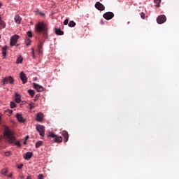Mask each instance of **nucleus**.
<instances>
[{
  "instance_id": "nucleus-1",
  "label": "nucleus",
  "mask_w": 179,
  "mask_h": 179,
  "mask_svg": "<svg viewBox=\"0 0 179 179\" xmlns=\"http://www.w3.org/2000/svg\"><path fill=\"white\" fill-rule=\"evenodd\" d=\"M3 138L6 143H9L10 145H12V143H15L16 146H18V148L22 147V144H20V142L16 141L15 133H13V131H11L9 127L6 126L4 127Z\"/></svg>"
},
{
  "instance_id": "nucleus-2",
  "label": "nucleus",
  "mask_w": 179,
  "mask_h": 179,
  "mask_svg": "<svg viewBox=\"0 0 179 179\" xmlns=\"http://www.w3.org/2000/svg\"><path fill=\"white\" fill-rule=\"evenodd\" d=\"M35 31L38 34H42L43 38H48V27L44 22H38L35 25Z\"/></svg>"
},
{
  "instance_id": "nucleus-3",
  "label": "nucleus",
  "mask_w": 179,
  "mask_h": 179,
  "mask_svg": "<svg viewBox=\"0 0 179 179\" xmlns=\"http://www.w3.org/2000/svg\"><path fill=\"white\" fill-rule=\"evenodd\" d=\"M48 137L52 138L54 139V142H56V143H60V142H62V137L58 136L52 132H49Z\"/></svg>"
},
{
  "instance_id": "nucleus-4",
  "label": "nucleus",
  "mask_w": 179,
  "mask_h": 179,
  "mask_svg": "<svg viewBox=\"0 0 179 179\" xmlns=\"http://www.w3.org/2000/svg\"><path fill=\"white\" fill-rule=\"evenodd\" d=\"M20 36L19 35H14L10 39V47H13V45H16L17 41L19 40Z\"/></svg>"
},
{
  "instance_id": "nucleus-5",
  "label": "nucleus",
  "mask_w": 179,
  "mask_h": 179,
  "mask_svg": "<svg viewBox=\"0 0 179 179\" xmlns=\"http://www.w3.org/2000/svg\"><path fill=\"white\" fill-rule=\"evenodd\" d=\"M36 129L39 132L41 136H44L45 132V127L41 124H36Z\"/></svg>"
},
{
  "instance_id": "nucleus-6",
  "label": "nucleus",
  "mask_w": 179,
  "mask_h": 179,
  "mask_svg": "<svg viewBox=\"0 0 179 179\" xmlns=\"http://www.w3.org/2000/svg\"><path fill=\"white\" fill-rule=\"evenodd\" d=\"M103 17L106 19V20H111L113 17H114V13L113 12H106L103 15Z\"/></svg>"
},
{
  "instance_id": "nucleus-7",
  "label": "nucleus",
  "mask_w": 179,
  "mask_h": 179,
  "mask_svg": "<svg viewBox=\"0 0 179 179\" xmlns=\"http://www.w3.org/2000/svg\"><path fill=\"white\" fill-rule=\"evenodd\" d=\"M166 15H161L157 17V23H158V24H163V23H164L166 22Z\"/></svg>"
},
{
  "instance_id": "nucleus-8",
  "label": "nucleus",
  "mask_w": 179,
  "mask_h": 179,
  "mask_svg": "<svg viewBox=\"0 0 179 179\" xmlns=\"http://www.w3.org/2000/svg\"><path fill=\"white\" fill-rule=\"evenodd\" d=\"M3 85H8V83H10V85H13L14 80L12 76L4 78L2 80Z\"/></svg>"
},
{
  "instance_id": "nucleus-9",
  "label": "nucleus",
  "mask_w": 179,
  "mask_h": 179,
  "mask_svg": "<svg viewBox=\"0 0 179 179\" xmlns=\"http://www.w3.org/2000/svg\"><path fill=\"white\" fill-rule=\"evenodd\" d=\"M43 120H44V114L41 112L38 113L36 117V121L38 122H43Z\"/></svg>"
},
{
  "instance_id": "nucleus-10",
  "label": "nucleus",
  "mask_w": 179,
  "mask_h": 179,
  "mask_svg": "<svg viewBox=\"0 0 179 179\" xmlns=\"http://www.w3.org/2000/svg\"><path fill=\"white\" fill-rule=\"evenodd\" d=\"M95 8L96 9H97L98 10H104L106 9V7H104V5H103L101 3H100L99 1H97L95 3Z\"/></svg>"
},
{
  "instance_id": "nucleus-11",
  "label": "nucleus",
  "mask_w": 179,
  "mask_h": 179,
  "mask_svg": "<svg viewBox=\"0 0 179 179\" xmlns=\"http://www.w3.org/2000/svg\"><path fill=\"white\" fill-rule=\"evenodd\" d=\"M20 79L22 81V83H27V77H26V74L24 72L22 71L20 75Z\"/></svg>"
},
{
  "instance_id": "nucleus-12",
  "label": "nucleus",
  "mask_w": 179,
  "mask_h": 179,
  "mask_svg": "<svg viewBox=\"0 0 179 179\" xmlns=\"http://www.w3.org/2000/svg\"><path fill=\"white\" fill-rule=\"evenodd\" d=\"M23 157L25 160H30L33 157V152H27L23 155Z\"/></svg>"
},
{
  "instance_id": "nucleus-13",
  "label": "nucleus",
  "mask_w": 179,
  "mask_h": 179,
  "mask_svg": "<svg viewBox=\"0 0 179 179\" xmlns=\"http://www.w3.org/2000/svg\"><path fill=\"white\" fill-rule=\"evenodd\" d=\"M34 87L38 92H43V90H44V88L43 87V86L38 84L34 83Z\"/></svg>"
},
{
  "instance_id": "nucleus-14",
  "label": "nucleus",
  "mask_w": 179,
  "mask_h": 179,
  "mask_svg": "<svg viewBox=\"0 0 179 179\" xmlns=\"http://www.w3.org/2000/svg\"><path fill=\"white\" fill-rule=\"evenodd\" d=\"M16 118L18 120L19 122H24L25 120L23 118V116H22V114L17 113L15 115Z\"/></svg>"
},
{
  "instance_id": "nucleus-15",
  "label": "nucleus",
  "mask_w": 179,
  "mask_h": 179,
  "mask_svg": "<svg viewBox=\"0 0 179 179\" xmlns=\"http://www.w3.org/2000/svg\"><path fill=\"white\" fill-rule=\"evenodd\" d=\"M62 136H64L65 141L64 142H68V140L69 139V134H68V131H63L62 132Z\"/></svg>"
},
{
  "instance_id": "nucleus-16",
  "label": "nucleus",
  "mask_w": 179,
  "mask_h": 179,
  "mask_svg": "<svg viewBox=\"0 0 179 179\" xmlns=\"http://www.w3.org/2000/svg\"><path fill=\"white\" fill-rule=\"evenodd\" d=\"M55 32L57 36H64V31L61 30V29L55 28Z\"/></svg>"
},
{
  "instance_id": "nucleus-17",
  "label": "nucleus",
  "mask_w": 179,
  "mask_h": 179,
  "mask_svg": "<svg viewBox=\"0 0 179 179\" xmlns=\"http://www.w3.org/2000/svg\"><path fill=\"white\" fill-rule=\"evenodd\" d=\"M14 20L15 23H17V24H20V22H22V17H20V16L19 15H15Z\"/></svg>"
},
{
  "instance_id": "nucleus-18",
  "label": "nucleus",
  "mask_w": 179,
  "mask_h": 179,
  "mask_svg": "<svg viewBox=\"0 0 179 179\" xmlns=\"http://www.w3.org/2000/svg\"><path fill=\"white\" fill-rule=\"evenodd\" d=\"M38 54H43V42L40 41V43L38 45Z\"/></svg>"
},
{
  "instance_id": "nucleus-19",
  "label": "nucleus",
  "mask_w": 179,
  "mask_h": 179,
  "mask_svg": "<svg viewBox=\"0 0 179 179\" xmlns=\"http://www.w3.org/2000/svg\"><path fill=\"white\" fill-rule=\"evenodd\" d=\"M15 101L17 103H20L22 100L20 99V95L17 93L15 94Z\"/></svg>"
},
{
  "instance_id": "nucleus-20",
  "label": "nucleus",
  "mask_w": 179,
  "mask_h": 179,
  "mask_svg": "<svg viewBox=\"0 0 179 179\" xmlns=\"http://www.w3.org/2000/svg\"><path fill=\"white\" fill-rule=\"evenodd\" d=\"M6 24H5V22H3V20H2V18L0 17V29H5L6 27Z\"/></svg>"
},
{
  "instance_id": "nucleus-21",
  "label": "nucleus",
  "mask_w": 179,
  "mask_h": 179,
  "mask_svg": "<svg viewBox=\"0 0 179 179\" xmlns=\"http://www.w3.org/2000/svg\"><path fill=\"white\" fill-rule=\"evenodd\" d=\"M8 50V47L4 46L2 48V54L3 57L5 58L6 57V50Z\"/></svg>"
},
{
  "instance_id": "nucleus-22",
  "label": "nucleus",
  "mask_w": 179,
  "mask_h": 179,
  "mask_svg": "<svg viewBox=\"0 0 179 179\" xmlns=\"http://www.w3.org/2000/svg\"><path fill=\"white\" fill-rule=\"evenodd\" d=\"M36 148L38 149V148H40V146H43V141H38L36 143Z\"/></svg>"
},
{
  "instance_id": "nucleus-23",
  "label": "nucleus",
  "mask_w": 179,
  "mask_h": 179,
  "mask_svg": "<svg viewBox=\"0 0 179 179\" xmlns=\"http://www.w3.org/2000/svg\"><path fill=\"white\" fill-rule=\"evenodd\" d=\"M24 43H25L26 45H30V44L31 43V40H30L29 38V37H26Z\"/></svg>"
},
{
  "instance_id": "nucleus-24",
  "label": "nucleus",
  "mask_w": 179,
  "mask_h": 179,
  "mask_svg": "<svg viewBox=\"0 0 179 179\" xmlns=\"http://www.w3.org/2000/svg\"><path fill=\"white\" fill-rule=\"evenodd\" d=\"M154 2L157 4L155 6L157 8H160V3L162 2V0H154Z\"/></svg>"
},
{
  "instance_id": "nucleus-25",
  "label": "nucleus",
  "mask_w": 179,
  "mask_h": 179,
  "mask_svg": "<svg viewBox=\"0 0 179 179\" xmlns=\"http://www.w3.org/2000/svg\"><path fill=\"white\" fill-rule=\"evenodd\" d=\"M28 93L31 97H34V94H36V92L33 90H28Z\"/></svg>"
},
{
  "instance_id": "nucleus-26",
  "label": "nucleus",
  "mask_w": 179,
  "mask_h": 179,
  "mask_svg": "<svg viewBox=\"0 0 179 179\" xmlns=\"http://www.w3.org/2000/svg\"><path fill=\"white\" fill-rule=\"evenodd\" d=\"M76 26V23L73 21H70L69 23V27H75Z\"/></svg>"
},
{
  "instance_id": "nucleus-27",
  "label": "nucleus",
  "mask_w": 179,
  "mask_h": 179,
  "mask_svg": "<svg viewBox=\"0 0 179 179\" xmlns=\"http://www.w3.org/2000/svg\"><path fill=\"white\" fill-rule=\"evenodd\" d=\"M22 62H23V57H22V56H20L16 61L17 64H22Z\"/></svg>"
},
{
  "instance_id": "nucleus-28",
  "label": "nucleus",
  "mask_w": 179,
  "mask_h": 179,
  "mask_svg": "<svg viewBox=\"0 0 179 179\" xmlns=\"http://www.w3.org/2000/svg\"><path fill=\"white\" fill-rule=\"evenodd\" d=\"M27 34L28 37H29V38H31V37H33V33H31V31H28L27 32Z\"/></svg>"
},
{
  "instance_id": "nucleus-29",
  "label": "nucleus",
  "mask_w": 179,
  "mask_h": 179,
  "mask_svg": "<svg viewBox=\"0 0 179 179\" xmlns=\"http://www.w3.org/2000/svg\"><path fill=\"white\" fill-rule=\"evenodd\" d=\"M35 106V104H34V103H33V102H31V103H29V108H30V110H33V108H34V106Z\"/></svg>"
},
{
  "instance_id": "nucleus-30",
  "label": "nucleus",
  "mask_w": 179,
  "mask_h": 179,
  "mask_svg": "<svg viewBox=\"0 0 179 179\" xmlns=\"http://www.w3.org/2000/svg\"><path fill=\"white\" fill-rule=\"evenodd\" d=\"M1 174H3V176H6V174H8V169H3Z\"/></svg>"
},
{
  "instance_id": "nucleus-31",
  "label": "nucleus",
  "mask_w": 179,
  "mask_h": 179,
  "mask_svg": "<svg viewBox=\"0 0 179 179\" xmlns=\"http://www.w3.org/2000/svg\"><path fill=\"white\" fill-rule=\"evenodd\" d=\"M10 107H11L12 108H16V103H15V102H11V103H10Z\"/></svg>"
},
{
  "instance_id": "nucleus-32",
  "label": "nucleus",
  "mask_w": 179,
  "mask_h": 179,
  "mask_svg": "<svg viewBox=\"0 0 179 179\" xmlns=\"http://www.w3.org/2000/svg\"><path fill=\"white\" fill-rule=\"evenodd\" d=\"M145 16H146V14H145L144 13H141V19H145Z\"/></svg>"
},
{
  "instance_id": "nucleus-33",
  "label": "nucleus",
  "mask_w": 179,
  "mask_h": 179,
  "mask_svg": "<svg viewBox=\"0 0 179 179\" xmlns=\"http://www.w3.org/2000/svg\"><path fill=\"white\" fill-rule=\"evenodd\" d=\"M68 23H69V20L66 19V20L64 21V26H66V24H68Z\"/></svg>"
},
{
  "instance_id": "nucleus-34",
  "label": "nucleus",
  "mask_w": 179,
  "mask_h": 179,
  "mask_svg": "<svg viewBox=\"0 0 179 179\" xmlns=\"http://www.w3.org/2000/svg\"><path fill=\"white\" fill-rule=\"evenodd\" d=\"M5 156H10V151H7L4 152Z\"/></svg>"
},
{
  "instance_id": "nucleus-35",
  "label": "nucleus",
  "mask_w": 179,
  "mask_h": 179,
  "mask_svg": "<svg viewBox=\"0 0 179 179\" xmlns=\"http://www.w3.org/2000/svg\"><path fill=\"white\" fill-rule=\"evenodd\" d=\"M43 174H40L38 176V179H43Z\"/></svg>"
},
{
  "instance_id": "nucleus-36",
  "label": "nucleus",
  "mask_w": 179,
  "mask_h": 179,
  "mask_svg": "<svg viewBox=\"0 0 179 179\" xmlns=\"http://www.w3.org/2000/svg\"><path fill=\"white\" fill-rule=\"evenodd\" d=\"M23 167V164L17 165V169H22Z\"/></svg>"
},
{
  "instance_id": "nucleus-37",
  "label": "nucleus",
  "mask_w": 179,
  "mask_h": 179,
  "mask_svg": "<svg viewBox=\"0 0 179 179\" xmlns=\"http://www.w3.org/2000/svg\"><path fill=\"white\" fill-rule=\"evenodd\" d=\"M7 113H8V114H12V113H13V110H7Z\"/></svg>"
},
{
  "instance_id": "nucleus-38",
  "label": "nucleus",
  "mask_w": 179,
  "mask_h": 179,
  "mask_svg": "<svg viewBox=\"0 0 179 179\" xmlns=\"http://www.w3.org/2000/svg\"><path fill=\"white\" fill-rule=\"evenodd\" d=\"M40 97V94H36L35 96V100H37Z\"/></svg>"
},
{
  "instance_id": "nucleus-39",
  "label": "nucleus",
  "mask_w": 179,
  "mask_h": 179,
  "mask_svg": "<svg viewBox=\"0 0 179 179\" xmlns=\"http://www.w3.org/2000/svg\"><path fill=\"white\" fill-rule=\"evenodd\" d=\"M29 139V136H27L26 137H25V141H27Z\"/></svg>"
},
{
  "instance_id": "nucleus-40",
  "label": "nucleus",
  "mask_w": 179,
  "mask_h": 179,
  "mask_svg": "<svg viewBox=\"0 0 179 179\" xmlns=\"http://www.w3.org/2000/svg\"><path fill=\"white\" fill-rule=\"evenodd\" d=\"M12 176H13V174L10 173V174L8 175V177L10 178V177H12Z\"/></svg>"
},
{
  "instance_id": "nucleus-41",
  "label": "nucleus",
  "mask_w": 179,
  "mask_h": 179,
  "mask_svg": "<svg viewBox=\"0 0 179 179\" xmlns=\"http://www.w3.org/2000/svg\"><path fill=\"white\" fill-rule=\"evenodd\" d=\"M40 15H41V16H44V13H40Z\"/></svg>"
},
{
  "instance_id": "nucleus-42",
  "label": "nucleus",
  "mask_w": 179,
  "mask_h": 179,
  "mask_svg": "<svg viewBox=\"0 0 179 179\" xmlns=\"http://www.w3.org/2000/svg\"><path fill=\"white\" fill-rule=\"evenodd\" d=\"M32 54H33V56L34 57V50L32 49Z\"/></svg>"
},
{
  "instance_id": "nucleus-43",
  "label": "nucleus",
  "mask_w": 179,
  "mask_h": 179,
  "mask_svg": "<svg viewBox=\"0 0 179 179\" xmlns=\"http://www.w3.org/2000/svg\"><path fill=\"white\" fill-rule=\"evenodd\" d=\"M26 143H27V141H26V140L24 141V145H26Z\"/></svg>"
},
{
  "instance_id": "nucleus-44",
  "label": "nucleus",
  "mask_w": 179,
  "mask_h": 179,
  "mask_svg": "<svg viewBox=\"0 0 179 179\" xmlns=\"http://www.w3.org/2000/svg\"><path fill=\"white\" fill-rule=\"evenodd\" d=\"M2 6V3H0V8Z\"/></svg>"
},
{
  "instance_id": "nucleus-45",
  "label": "nucleus",
  "mask_w": 179,
  "mask_h": 179,
  "mask_svg": "<svg viewBox=\"0 0 179 179\" xmlns=\"http://www.w3.org/2000/svg\"><path fill=\"white\" fill-rule=\"evenodd\" d=\"M16 46H17V47H19V44H17Z\"/></svg>"
},
{
  "instance_id": "nucleus-46",
  "label": "nucleus",
  "mask_w": 179,
  "mask_h": 179,
  "mask_svg": "<svg viewBox=\"0 0 179 179\" xmlns=\"http://www.w3.org/2000/svg\"><path fill=\"white\" fill-rule=\"evenodd\" d=\"M0 38H1V35H0Z\"/></svg>"
}]
</instances>
